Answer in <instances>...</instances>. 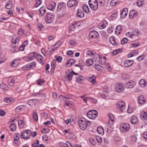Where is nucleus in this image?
Instances as JSON below:
<instances>
[{
	"mask_svg": "<svg viewBox=\"0 0 147 147\" xmlns=\"http://www.w3.org/2000/svg\"><path fill=\"white\" fill-rule=\"evenodd\" d=\"M132 35H133V36H138L140 34V31L139 30H135V31H133L132 32Z\"/></svg>",
	"mask_w": 147,
	"mask_h": 147,
	"instance_id": "44",
	"label": "nucleus"
},
{
	"mask_svg": "<svg viewBox=\"0 0 147 147\" xmlns=\"http://www.w3.org/2000/svg\"><path fill=\"white\" fill-rule=\"evenodd\" d=\"M56 5V3L54 2H52L49 6V9L51 10H53L55 7Z\"/></svg>",
	"mask_w": 147,
	"mask_h": 147,
	"instance_id": "29",
	"label": "nucleus"
},
{
	"mask_svg": "<svg viewBox=\"0 0 147 147\" xmlns=\"http://www.w3.org/2000/svg\"><path fill=\"white\" fill-rule=\"evenodd\" d=\"M38 102V101L36 99L30 100L28 101V104L31 106H33V105H35L36 103Z\"/></svg>",
	"mask_w": 147,
	"mask_h": 147,
	"instance_id": "18",
	"label": "nucleus"
},
{
	"mask_svg": "<svg viewBox=\"0 0 147 147\" xmlns=\"http://www.w3.org/2000/svg\"><path fill=\"white\" fill-rule=\"evenodd\" d=\"M0 87L3 90L8 89V86L6 84H2L0 85Z\"/></svg>",
	"mask_w": 147,
	"mask_h": 147,
	"instance_id": "45",
	"label": "nucleus"
},
{
	"mask_svg": "<svg viewBox=\"0 0 147 147\" xmlns=\"http://www.w3.org/2000/svg\"><path fill=\"white\" fill-rule=\"evenodd\" d=\"M84 14L83 11L80 9H78L77 16L78 17L82 18L84 16Z\"/></svg>",
	"mask_w": 147,
	"mask_h": 147,
	"instance_id": "17",
	"label": "nucleus"
},
{
	"mask_svg": "<svg viewBox=\"0 0 147 147\" xmlns=\"http://www.w3.org/2000/svg\"><path fill=\"white\" fill-rule=\"evenodd\" d=\"M98 1L100 3L99 5L103 7L105 5V0H98Z\"/></svg>",
	"mask_w": 147,
	"mask_h": 147,
	"instance_id": "47",
	"label": "nucleus"
},
{
	"mask_svg": "<svg viewBox=\"0 0 147 147\" xmlns=\"http://www.w3.org/2000/svg\"><path fill=\"white\" fill-rule=\"evenodd\" d=\"M93 63V61L92 59H87L86 61V66H90Z\"/></svg>",
	"mask_w": 147,
	"mask_h": 147,
	"instance_id": "26",
	"label": "nucleus"
},
{
	"mask_svg": "<svg viewBox=\"0 0 147 147\" xmlns=\"http://www.w3.org/2000/svg\"><path fill=\"white\" fill-rule=\"evenodd\" d=\"M91 122L89 121H86L84 118L79 120V125L80 128L83 130L85 129L88 126L90 125Z\"/></svg>",
	"mask_w": 147,
	"mask_h": 147,
	"instance_id": "1",
	"label": "nucleus"
},
{
	"mask_svg": "<svg viewBox=\"0 0 147 147\" xmlns=\"http://www.w3.org/2000/svg\"><path fill=\"white\" fill-rule=\"evenodd\" d=\"M117 107L118 109L122 112H123L125 110V103L122 101H119L117 102Z\"/></svg>",
	"mask_w": 147,
	"mask_h": 147,
	"instance_id": "8",
	"label": "nucleus"
},
{
	"mask_svg": "<svg viewBox=\"0 0 147 147\" xmlns=\"http://www.w3.org/2000/svg\"><path fill=\"white\" fill-rule=\"evenodd\" d=\"M96 76L93 75L92 77H88V81L94 84L96 82Z\"/></svg>",
	"mask_w": 147,
	"mask_h": 147,
	"instance_id": "21",
	"label": "nucleus"
},
{
	"mask_svg": "<svg viewBox=\"0 0 147 147\" xmlns=\"http://www.w3.org/2000/svg\"><path fill=\"white\" fill-rule=\"evenodd\" d=\"M19 63V62L17 61L16 60L14 59L11 63L10 66L11 67H15L18 65Z\"/></svg>",
	"mask_w": 147,
	"mask_h": 147,
	"instance_id": "25",
	"label": "nucleus"
},
{
	"mask_svg": "<svg viewBox=\"0 0 147 147\" xmlns=\"http://www.w3.org/2000/svg\"><path fill=\"white\" fill-rule=\"evenodd\" d=\"M41 16H43L46 11V10L44 7H41L39 10Z\"/></svg>",
	"mask_w": 147,
	"mask_h": 147,
	"instance_id": "43",
	"label": "nucleus"
},
{
	"mask_svg": "<svg viewBox=\"0 0 147 147\" xmlns=\"http://www.w3.org/2000/svg\"><path fill=\"white\" fill-rule=\"evenodd\" d=\"M141 118L143 120H146L147 119V112H142L140 115Z\"/></svg>",
	"mask_w": 147,
	"mask_h": 147,
	"instance_id": "22",
	"label": "nucleus"
},
{
	"mask_svg": "<svg viewBox=\"0 0 147 147\" xmlns=\"http://www.w3.org/2000/svg\"><path fill=\"white\" fill-rule=\"evenodd\" d=\"M139 83L142 87H144L145 86L146 84V81L144 79L141 80L139 81Z\"/></svg>",
	"mask_w": 147,
	"mask_h": 147,
	"instance_id": "36",
	"label": "nucleus"
},
{
	"mask_svg": "<svg viewBox=\"0 0 147 147\" xmlns=\"http://www.w3.org/2000/svg\"><path fill=\"white\" fill-rule=\"evenodd\" d=\"M132 33L130 32H128L126 33V35L127 37L130 38H132L133 37V36L132 35Z\"/></svg>",
	"mask_w": 147,
	"mask_h": 147,
	"instance_id": "61",
	"label": "nucleus"
},
{
	"mask_svg": "<svg viewBox=\"0 0 147 147\" xmlns=\"http://www.w3.org/2000/svg\"><path fill=\"white\" fill-rule=\"evenodd\" d=\"M32 117L34 121H38V116L37 113L34 112L32 114Z\"/></svg>",
	"mask_w": 147,
	"mask_h": 147,
	"instance_id": "39",
	"label": "nucleus"
},
{
	"mask_svg": "<svg viewBox=\"0 0 147 147\" xmlns=\"http://www.w3.org/2000/svg\"><path fill=\"white\" fill-rule=\"evenodd\" d=\"M12 2L11 1H9L5 6V8L7 9H10L12 7Z\"/></svg>",
	"mask_w": 147,
	"mask_h": 147,
	"instance_id": "41",
	"label": "nucleus"
},
{
	"mask_svg": "<svg viewBox=\"0 0 147 147\" xmlns=\"http://www.w3.org/2000/svg\"><path fill=\"white\" fill-rule=\"evenodd\" d=\"M83 10L87 13L89 12V9L88 6L86 4H84L83 6Z\"/></svg>",
	"mask_w": 147,
	"mask_h": 147,
	"instance_id": "33",
	"label": "nucleus"
},
{
	"mask_svg": "<svg viewBox=\"0 0 147 147\" xmlns=\"http://www.w3.org/2000/svg\"><path fill=\"white\" fill-rule=\"evenodd\" d=\"M86 53L87 55L92 56H93L95 54L91 51H88L86 52Z\"/></svg>",
	"mask_w": 147,
	"mask_h": 147,
	"instance_id": "58",
	"label": "nucleus"
},
{
	"mask_svg": "<svg viewBox=\"0 0 147 147\" xmlns=\"http://www.w3.org/2000/svg\"><path fill=\"white\" fill-rule=\"evenodd\" d=\"M39 143V141L38 140H37L36 141V142L35 143H34L32 144V146L33 147H38Z\"/></svg>",
	"mask_w": 147,
	"mask_h": 147,
	"instance_id": "59",
	"label": "nucleus"
},
{
	"mask_svg": "<svg viewBox=\"0 0 147 147\" xmlns=\"http://www.w3.org/2000/svg\"><path fill=\"white\" fill-rule=\"evenodd\" d=\"M131 122L133 124L136 125L138 123V120L137 117L135 116H133L131 119Z\"/></svg>",
	"mask_w": 147,
	"mask_h": 147,
	"instance_id": "19",
	"label": "nucleus"
},
{
	"mask_svg": "<svg viewBox=\"0 0 147 147\" xmlns=\"http://www.w3.org/2000/svg\"><path fill=\"white\" fill-rule=\"evenodd\" d=\"M73 76L72 73L71 72L70 73H69V74H68L67 76V78L69 81H71L72 78Z\"/></svg>",
	"mask_w": 147,
	"mask_h": 147,
	"instance_id": "53",
	"label": "nucleus"
},
{
	"mask_svg": "<svg viewBox=\"0 0 147 147\" xmlns=\"http://www.w3.org/2000/svg\"><path fill=\"white\" fill-rule=\"evenodd\" d=\"M137 13L134 10L131 11L129 13V18H133L135 16H137Z\"/></svg>",
	"mask_w": 147,
	"mask_h": 147,
	"instance_id": "23",
	"label": "nucleus"
},
{
	"mask_svg": "<svg viewBox=\"0 0 147 147\" xmlns=\"http://www.w3.org/2000/svg\"><path fill=\"white\" fill-rule=\"evenodd\" d=\"M95 67L96 69L98 71H100L102 70V69H104L103 67L100 65L98 64H95Z\"/></svg>",
	"mask_w": 147,
	"mask_h": 147,
	"instance_id": "37",
	"label": "nucleus"
},
{
	"mask_svg": "<svg viewBox=\"0 0 147 147\" xmlns=\"http://www.w3.org/2000/svg\"><path fill=\"white\" fill-rule=\"evenodd\" d=\"M18 124L20 126V127L22 128L24 127L25 123L23 121L21 120H19L18 121Z\"/></svg>",
	"mask_w": 147,
	"mask_h": 147,
	"instance_id": "38",
	"label": "nucleus"
},
{
	"mask_svg": "<svg viewBox=\"0 0 147 147\" xmlns=\"http://www.w3.org/2000/svg\"><path fill=\"white\" fill-rule=\"evenodd\" d=\"M4 101L6 103H11L13 102L14 100L11 97H7L4 98Z\"/></svg>",
	"mask_w": 147,
	"mask_h": 147,
	"instance_id": "24",
	"label": "nucleus"
},
{
	"mask_svg": "<svg viewBox=\"0 0 147 147\" xmlns=\"http://www.w3.org/2000/svg\"><path fill=\"white\" fill-rule=\"evenodd\" d=\"M137 140L136 137L135 136H132L130 138V140L132 143H134Z\"/></svg>",
	"mask_w": 147,
	"mask_h": 147,
	"instance_id": "50",
	"label": "nucleus"
},
{
	"mask_svg": "<svg viewBox=\"0 0 147 147\" xmlns=\"http://www.w3.org/2000/svg\"><path fill=\"white\" fill-rule=\"evenodd\" d=\"M144 1L143 0H138L137 1V4L139 7H141L143 5Z\"/></svg>",
	"mask_w": 147,
	"mask_h": 147,
	"instance_id": "48",
	"label": "nucleus"
},
{
	"mask_svg": "<svg viewBox=\"0 0 147 147\" xmlns=\"http://www.w3.org/2000/svg\"><path fill=\"white\" fill-rule=\"evenodd\" d=\"M26 107L24 105H20L18 106L16 108V111H18L20 110H24Z\"/></svg>",
	"mask_w": 147,
	"mask_h": 147,
	"instance_id": "40",
	"label": "nucleus"
},
{
	"mask_svg": "<svg viewBox=\"0 0 147 147\" xmlns=\"http://www.w3.org/2000/svg\"><path fill=\"white\" fill-rule=\"evenodd\" d=\"M118 2V0H112L110 3V5L112 6H114L117 4Z\"/></svg>",
	"mask_w": 147,
	"mask_h": 147,
	"instance_id": "49",
	"label": "nucleus"
},
{
	"mask_svg": "<svg viewBox=\"0 0 147 147\" xmlns=\"http://www.w3.org/2000/svg\"><path fill=\"white\" fill-rule=\"evenodd\" d=\"M44 27L42 23H40L38 24V28L39 30H43Z\"/></svg>",
	"mask_w": 147,
	"mask_h": 147,
	"instance_id": "51",
	"label": "nucleus"
},
{
	"mask_svg": "<svg viewBox=\"0 0 147 147\" xmlns=\"http://www.w3.org/2000/svg\"><path fill=\"white\" fill-rule=\"evenodd\" d=\"M31 134V131L29 130H27L24 131L20 135L21 138L25 139L30 138Z\"/></svg>",
	"mask_w": 147,
	"mask_h": 147,
	"instance_id": "7",
	"label": "nucleus"
},
{
	"mask_svg": "<svg viewBox=\"0 0 147 147\" xmlns=\"http://www.w3.org/2000/svg\"><path fill=\"white\" fill-rule=\"evenodd\" d=\"M105 65V68L106 69H107L108 71H111V67L109 66L108 63H107Z\"/></svg>",
	"mask_w": 147,
	"mask_h": 147,
	"instance_id": "55",
	"label": "nucleus"
},
{
	"mask_svg": "<svg viewBox=\"0 0 147 147\" xmlns=\"http://www.w3.org/2000/svg\"><path fill=\"white\" fill-rule=\"evenodd\" d=\"M84 77L81 76H80L76 79V80L78 83H81L83 81Z\"/></svg>",
	"mask_w": 147,
	"mask_h": 147,
	"instance_id": "30",
	"label": "nucleus"
},
{
	"mask_svg": "<svg viewBox=\"0 0 147 147\" xmlns=\"http://www.w3.org/2000/svg\"><path fill=\"white\" fill-rule=\"evenodd\" d=\"M99 58L98 61L99 63L102 65H105L107 63H106V57H103V58H102L99 55H97Z\"/></svg>",
	"mask_w": 147,
	"mask_h": 147,
	"instance_id": "14",
	"label": "nucleus"
},
{
	"mask_svg": "<svg viewBox=\"0 0 147 147\" xmlns=\"http://www.w3.org/2000/svg\"><path fill=\"white\" fill-rule=\"evenodd\" d=\"M90 101L94 104H96L97 102V100L96 99L92 97H91V99H90Z\"/></svg>",
	"mask_w": 147,
	"mask_h": 147,
	"instance_id": "62",
	"label": "nucleus"
},
{
	"mask_svg": "<svg viewBox=\"0 0 147 147\" xmlns=\"http://www.w3.org/2000/svg\"><path fill=\"white\" fill-rule=\"evenodd\" d=\"M121 25H118L116 27V34H121Z\"/></svg>",
	"mask_w": 147,
	"mask_h": 147,
	"instance_id": "32",
	"label": "nucleus"
},
{
	"mask_svg": "<svg viewBox=\"0 0 147 147\" xmlns=\"http://www.w3.org/2000/svg\"><path fill=\"white\" fill-rule=\"evenodd\" d=\"M69 44L72 46H74L76 43V42L75 40H69Z\"/></svg>",
	"mask_w": 147,
	"mask_h": 147,
	"instance_id": "54",
	"label": "nucleus"
},
{
	"mask_svg": "<svg viewBox=\"0 0 147 147\" xmlns=\"http://www.w3.org/2000/svg\"><path fill=\"white\" fill-rule=\"evenodd\" d=\"M20 136V134L18 133L17 134H16V135L14 136V140L15 142L16 143L18 141H19L20 140L19 139V136Z\"/></svg>",
	"mask_w": 147,
	"mask_h": 147,
	"instance_id": "34",
	"label": "nucleus"
},
{
	"mask_svg": "<svg viewBox=\"0 0 147 147\" xmlns=\"http://www.w3.org/2000/svg\"><path fill=\"white\" fill-rule=\"evenodd\" d=\"M121 131L123 132H126L128 131L130 128V125L127 123H123L120 125Z\"/></svg>",
	"mask_w": 147,
	"mask_h": 147,
	"instance_id": "6",
	"label": "nucleus"
},
{
	"mask_svg": "<svg viewBox=\"0 0 147 147\" xmlns=\"http://www.w3.org/2000/svg\"><path fill=\"white\" fill-rule=\"evenodd\" d=\"M89 37L90 38H98L99 37V34L96 31L94 30L90 32Z\"/></svg>",
	"mask_w": 147,
	"mask_h": 147,
	"instance_id": "11",
	"label": "nucleus"
},
{
	"mask_svg": "<svg viewBox=\"0 0 147 147\" xmlns=\"http://www.w3.org/2000/svg\"><path fill=\"white\" fill-rule=\"evenodd\" d=\"M31 56L36 58L38 61L42 65H43L44 64L45 61L44 58L40 55L34 52L31 53Z\"/></svg>",
	"mask_w": 147,
	"mask_h": 147,
	"instance_id": "4",
	"label": "nucleus"
},
{
	"mask_svg": "<svg viewBox=\"0 0 147 147\" xmlns=\"http://www.w3.org/2000/svg\"><path fill=\"white\" fill-rule=\"evenodd\" d=\"M78 4V2L76 0H69L67 3L68 6L69 7L76 5Z\"/></svg>",
	"mask_w": 147,
	"mask_h": 147,
	"instance_id": "13",
	"label": "nucleus"
},
{
	"mask_svg": "<svg viewBox=\"0 0 147 147\" xmlns=\"http://www.w3.org/2000/svg\"><path fill=\"white\" fill-rule=\"evenodd\" d=\"M87 116L90 119H94L98 116V113L94 110H90L87 113Z\"/></svg>",
	"mask_w": 147,
	"mask_h": 147,
	"instance_id": "5",
	"label": "nucleus"
},
{
	"mask_svg": "<svg viewBox=\"0 0 147 147\" xmlns=\"http://www.w3.org/2000/svg\"><path fill=\"white\" fill-rule=\"evenodd\" d=\"M36 63L35 62H32L31 63L29 66L30 67H34L36 66Z\"/></svg>",
	"mask_w": 147,
	"mask_h": 147,
	"instance_id": "63",
	"label": "nucleus"
},
{
	"mask_svg": "<svg viewBox=\"0 0 147 147\" xmlns=\"http://www.w3.org/2000/svg\"><path fill=\"white\" fill-rule=\"evenodd\" d=\"M124 89V86L122 83H117L115 86V90L118 92H122Z\"/></svg>",
	"mask_w": 147,
	"mask_h": 147,
	"instance_id": "9",
	"label": "nucleus"
},
{
	"mask_svg": "<svg viewBox=\"0 0 147 147\" xmlns=\"http://www.w3.org/2000/svg\"><path fill=\"white\" fill-rule=\"evenodd\" d=\"M88 4L92 10L96 11L98 9V5L97 0H89Z\"/></svg>",
	"mask_w": 147,
	"mask_h": 147,
	"instance_id": "2",
	"label": "nucleus"
},
{
	"mask_svg": "<svg viewBox=\"0 0 147 147\" xmlns=\"http://www.w3.org/2000/svg\"><path fill=\"white\" fill-rule=\"evenodd\" d=\"M56 63V60H53L52 61L51 63V70L52 69L53 70L55 68V64Z\"/></svg>",
	"mask_w": 147,
	"mask_h": 147,
	"instance_id": "42",
	"label": "nucleus"
},
{
	"mask_svg": "<svg viewBox=\"0 0 147 147\" xmlns=\"http://www.w3.org/2000/svg\"><path fill=\"white\" fill-rule=\"evenodd\" d=\"M11 125L10 126V130L12 131H14L16 129V124L14 123H12L10 124Z\"/></svg>",
	"mask_w": 147,
	"mask_h": 147,
	"instance_id": "35",
	"label": "nucleus"
},
{
	"mask_svg": "<svg viewBox=\"0 0 147 147\" xmlns=\"http://www.w3.org/2000/svg\"><path fill=\"white\" fill-rule=\"evenodd\" d=\"M66 144L64 143L61 144V146L62 147H74L71 145V143L67 142H66Z\"/></svg>",
	"mask_w": 147,
	"mask_h": 147,
	"instance_id": "31",
	"label": "nucleus"
},
{
	"mask_svg": "<svg viewBox=\"0 0 147 147\" xmlns=\"http://www.w3.org/2000/svg\"><path fill=\"white\" fill-rule=\"evenodd\" d=\"M145 102V99L142 95H140L138 97V103L139 104L143 105Z\"/></svg>",
	"mask_w": 147,
	"mask_h": 147,
	"instance_id": "15",
	"label": "nucleus"
},
{
	"mask_svg": "<svg viewBox=\"0 0 147 147\" xmlns=\"http://www.w3.org/2000/svg\"><path fill=\"white\" fill-rule=\"evenodd\" d=\"M110 42L114 46H116L117 45V44L115 42V38L113 37H111L109 39Z\"/></svg>",
	"mask_w": 147,
	"mask_h": 147,
	"instance_id": "27",
	"label": "nucleus"
},
{
	"mask_svg": "<svg viewBox=\"0 0 147 147\" xmlns=\"http://www.w3.org/2000/svg\"><path fill=\"white\" fill-rule=\"evenodd\" d=\"M136 84L135 82L130 80L127 82L125 84V86L127 89L131 88L134 87Z\"/></svg>",
	"mask_w": 147,
	"mask_h": 147,
	"instance_id": "10",
	"label": "nucleus"
},
{
	"mask_svg": "<svg viewBox=\"0 0 147 147\" xmlns=\"http://www.w3.org/2000/svg\"><path fill=\"white\" fill-rule=\"evenodd\" d=\"M128 12V9L125 8L123 9L120 14V17L122 18H125L127 16Z\"/></svg>",
	"mask_w": 147,
	"mask_h": 147,
	"instance_id": "12",
	"label": "nucleus"
},
{
	"mask_svg": "<svg viewBox=\"0 0 147 147\" xmlns=\"http://www.w3.org/2000/svg\"><path fill=\"white\" fill-rule=\"evenodd\" d=\"M113 29L112 27H109L107 29V31L109 33L111 34L113 32Z\"/></svg>",
	"mask_w": 147,
	"mask_h": 147,
	"instance_id": "64",
	"label": "nucleus"
},
{
	"mask_svg": "<svg viewBox=\"0 0 147 147\" xmlns=\"http://www.w3.org/2000/svg\"><path fill=\"white\" fill-rule=\"evenodd\" d=\"M134 63V61L132 60H127L125 61L124 63V66L126 67L131 66Z\"/></svg>",
	"mask_w": 147,
	"mask_h": 147,
	"instance_id": "16",
	"label": "nucleus"
},
{
	"mask_svg": "<svg viewBox=\"0 0 147 147\" xmlns=\"http://www.w3.org/2000/svg\"><path fill=\"white\" fill-rule=\"evenodd\" d=\"M97 131L98 134L101 135H102L104 134V130L103 128L101 127H99L97 128Z\"/></svg>",
	"mask_w": 147,
	"mask_h": 147,
	"instance_id": "28",
	"label": "nucleus"
},
{
	"mask_svg": "<svg viewBox=\"0 0 147 147\" xmlns=\"http://www.w3.org/2000/svg\"><path fill=\"white\" fill-rule=\"evenodd\" d=\"M35 1L36 3L35 5V7H37L41 4V1L40 0H35Z\"/></svg>",
	"mask_w": 147,
	"mask_h": 147,
	"instance_id": "57",
	"label": "nucleus"
},
{
	"mask_svg": "<svg viewBox=\"0 0 147 147\" xmlns=\"http://www.w3.org/2000/svg\"><path fill=\"white\" fill-rule=\"evenodd\" d=\"M118 13L117 11L115 12L114 13H112L111 16V17L112 18H118Z\"/></svg>",
	"mask_w": 147,
	"mask_h": 147,
	"instance_id": "46",
	"label": "nucleus"
},
{
	"mask_svg": "<svg viewBox=\"0 0 147 147\" xmlns=\"http://www.w3.org/2000/svg\"><path fill=\"white\" fill-rule=\"evenodd\" d=\"M47 18H54L53 13H49L47 16Z\"/></svg>",
	"mask_w": 147,
	"mask_h": 147,
	"instance_id": "52",
	"label": "nucleus"
},
{
	"mask_svg": "<svg viewBox=\"0 0 147 147\" xmlns=\"http://www.w3.org/2000/svg\"><path fill=\"white\" fill-rule=\"evenodd\" d=\"M14 82V80L12 77H10L8 80V85L10 86H13Z\"/></svg>",
	"mask_w": 147,
	"mask_h": 147,
	"instance_id": "20",
	"label": "nucleus"
},
{
	"mask_svg": "<svg viewBox=\"0 0 147 147\" xmlns=\"http://www.w3.org/2000/svg\"><path fill=\"white\" fill-rule=\"evenodd\" d=\"M112 115L111 114L108 115V116L109 118V123L106 125L105 127V129H107V132L109 133H110L113 131V124L109 123L110 122H113V119H111V115Z\"/></svg>",
	"mask_w": 147,
	"mask_h": 147,
	"instance_id": "3",
	"label": "nucleus"
},
{
	"mask_svg": "<svg viewBox=\"0 0 147 147\" xmlns=\"http://www.w3.org/2000/svg\"><path fill=\"white\" fill-rule=\"evenodd\" d=\"M128 40V39L126 38H124L121 41V43L122 44H124L125 43L127 42Z\"/></svg>",
	"mask_w": 147,
	"mask_h": 147,
	"instance_id": "60",
	"label": "nucleus"
},
{
	"mask_svg": "<svg viewBox=\"0 0 147 147\" xmlns=\"http://www.w3.org/2000/svg\"><path fill=\"white\" fill-rule=\"evenodd\" d=\"M145 58V56L143 55H140L137 58V59L139 61H140Z\"/></svg>",
	"mask_w": 147,
	"mask_h": 147,
	"instance_id": "56",
	"label": "nucleus"
}]
</instances>
